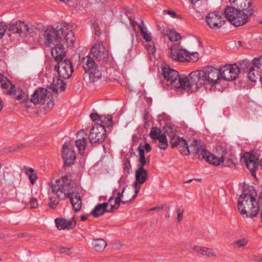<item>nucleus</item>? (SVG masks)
Returning a JSON list of instances; mask_svg holds the SVG:
<instances>
[{"mask_svg": "<svg viewBox=\"0 0 262 262\" xmlns=\"http://www.w3.org/2000/svg\"><path fill=\"white\" fill-rule=\"evenodd\" d=\"M135 178L139 184H143L148 178L147 171L144 168H138L136 170Z\"/></svg>", "mask_w": 262, "mask_h": 262, "instance_id": "cd10ccee", "label": "nucleus"}, {"mask_svg": "<svg viewBox=\"0 0 262 262\" xmlns=\"http://www.w3.org/2000/svg\"><path fill=\"white\" fill-rule=\"evenodd\" d=\"M170 137V144L171 147L172 148H176L178 149L179 151L183 155L188 156L191 153H192L191 147L193 144L194 141H198V140H193L190 145L185 139L183 138L172 134L169 136Z\"/></svg>", "mask_w": 262, "mask_h": 262, "instance_id": "6e6552de", "label": "nucleus"}, {"mask_svg": "<svg viewBox=\"0 0 262 262\" xmlns=\"http://www.w3.org/2000/svg\"><path fill=\"white\" fill-rule=\"evenodd\" d=\"M61 179L62 182L61 189H62L63 194H58L59 199L65 200L78 192L76 189L77 184L75 180H72L67 176H62Z\"/></svg>", "mask_w": 262, "mask_h": 262, "instance_id": "1a4fd4ad", "label": "nucleus"}, {"mask_svg": "<svg viewBox=\"0 0 262 262\" xmlns=\"http://www.w3.org/2000/svg\"><path fill=\"white\" fill-rule=\"evenodd\" d=\"M202 72L204 84H207L213 86L220 82V67L216 69L209 66L202 70Z\"/></svg>", "mask_w": 262, "mask_h": 262, "instance_id": "9b49d317", "label": "nucleus"}, {"mask_svg": "<svg viewBox=\"0 0 262 262\" xmlns=\"http://www.w3.org/2000/svg\"><path fill=\"white\" fill-rule=\"evenodd\" d=\"M166 36L171 41H178L181 38L180 34L173 30H170Z\"/></svg>", "mask_w": 262, "mask_h": 262, "instance_id": "f704fd0d", "label": "nucleus"}, {"mask_svg": "<svg viewBox=\"0 0 262 262\" xmlns=\"http://www.w3.org/2000/svg\"><path fill=\"white\" fill-rule=\"evenodd\" d=\"M146 49L148 52L151 54H154L156 52V48L153 42L148 43Z\"/></svg>", "mask_w": 262, "mask_h": 262, "instance_id": "4d7b16f0", "label": "nucleus"}, {"mask_svg": "<svg viewBox=\"0 0 262 262\" xmlns=\"http://www.w3.org/2000/svg\"><path fill=\"white\" fill-rule=\"evenodd\" d=\"M261 70L253 67H250L248 72V78L253 82L261 79Z\"/></svg>", "mask_w": 262, "mask_h": 262, "instance_id": "bb28decb", "label": "nucleus"}, {"mask_svg": "<svg viewBox=\"0 0 262 262\" xmlns=\"http://www.w3.org/2000/svg\"><path fill=\"white\" fill-rule=\"evenodd\" d=\"M223 13L219 11L209 13L206 17V21L211 29H219L225 23L222 20Z\"/></svg>", "mask_w": 262, "mask_h": 262, "instance_id": "a211bd4d", "label": "nucleus"}, {"mask_svg": "<svg viewBox=\"0 0 262 262\" xmlns=\"http://www.w3.org/2000/svg\"><path fill=\"white\" fill-rule=\"evenodd\" d=\"M92 245L96 251H101L106 247L107 243L103 239L98 238L93 240Z\"/></svg>", "mask_w": 262, "mask_h": 262, "instance_id": "c756f323", "label": "nucleus"}, {"mask_svg": "<svg viewBox=\"0 0 262 262\" xmlns=\"http://www.w3.org/2000/svg\"><path fill=\"white\" fill-rule=\"evenodd\" d=\"M235 244L237 246V247H243L247 244V241L245 238L241 239L238 241H236L235 242Z\"/></svg>", "mask_w": 262, "mask_h": 262, "instance_id": "13d9d810", "label": "nucleus"}, {"mask_svg": "<svg viewBox=\"0 0 262 262\" xmlns=\"http://www.w3.org/2000/svg\"><path fill=\"white\" fill-rule=\"evenodd\" d=\"M149 113L145 111L144 112V115H143V120L144 121V124L145 125H149V122H148V119H149Z\"/></svg>", "mask_w": 262, "mask_h": 262, "instance_id": "bf43d9fd", "label": "nucleus"}, {"mask_svg": "<svg viewBox=\"0 0 262 262\" xmlns=\"http://www.w3.org/2000/svg\"><path fill=\"white\" fill-rule=\"evenodd\" d=\"M6 95L12 94L14 97L21 102H26L29 99V95L18 88H16L14 85H12L9 90L4 92Z\"/></svg>", "mask_w": 262, "mask_h": 262, "instance_id": "412c9836", "label": "nucleus"}, {"mask_svg": "<svg viewBox=\"0 0 262 262\" xmlns=\"http://www.w3.org/2000/svg\"><path fill=\"white\" fill-rule=\"evenodd\" d=\"M7 81H5L3 79V76H0V83L1 84V87L3 90H5L6 92L7 90H9V88L11 87L12 85H13L11 83V81L8 79H7Z\"/></svg>", "mask_w": 262, "mask_h": 262, "instance_id": "37998d69", "label": "nucleus"}, {"mask_svg": "<svg viewBox=\"0 0 262 262\" xmlns=\"http://www.w3.org/2000/svg\"><path fill=\"white\" fill-rule=\"evenodd\" d=\"M76 147L78 148L79 152L82 154L86 147V138L85 137H82V138H79L75 141Z\"/></svg>", "mask_w": 262, "mask_h": 262, "instance_id": "2f4dec72", "label": "nucleus"}, {"mask_svg": "<svg viewBox=\"0 0 262 262\" xmlns=\"http://www.w3.org/2000/svg\"><path fill=\"white\" fill-rule=\"evenodd\" d=\"M202 73V70H196L191 72L188 78H182L181 88L184 90H189L194 85L195 89L204 86Z\"/></svg>", "mask_w": 262, "mask_h": 262, "instance_id": "423d86ee", "label": "nucleus"}, {"mask_svg": "<svg viewBox=\"0 0 262 262\" xmlns=\"http://www.w3.org/2000/svg\"><path fill=\"white\" fill-rule=\"evenodd\" d=\"M7 29L9 32L13 33L20 34L23 33L25 36L30 35L32 37L33 36V34L34 33L33 28L29 27L27 25L21 21L9 24L7 26Z\"/></svg>", "mask_w": 262, "mask_h": 262, "instance_id": "2eb2a0df", "label": "nucleus"}, {"mask_svg": "<svg viewBox=\"0 0 262 262\" xmlns=\"http://www.w3.org/2000/svg\"><path fill=\"white\" fill-rule=\"evenodd\" d=\"M183 212L184 209L182 208V206H181L177 209V220L178 222H180L183 219Z\"/></svg>", "mask_w": 262, "mask_h": 262, "instance_id": "603ef678", "label": "nucleus"}, {"mask_svg": "<svg viewBox=\"0 0 262 262\" xmlns=\"http://www.w3.org/2000/svg\"><path fill=\"white\" fill-rule=\"evenodd\" d=\"M102 116L99 115L97 113H93L90 115V118L93 121H100Z\"/></svg>", "mask_w": 262, "mask_h": 262, "instance_id": "5fc2aeb1", "label": "nucleus"}, {"mask_svg": "<svg viewBox=\"0 0 262 262\" xmlns=\"http://www.w3.org/2000/svg\"><path fill=\"white\" fill-rule=\"evenodd\" d=\"M107 137L106 130L103 124L95 123L91 129L89 140L92 145L102 143Z\"/></svg>", "mask_w": 262, "mask_h": 262, "instance_id": "0eeeda50", "label": "nucleus"}, {"mask_svg": "<svg viewBox=\"0 0 262 262\" xmlns=\"http://www.w3.org/2000/svg\"><path fill=\"white\" fill-rule=\"evenodd\" d=\"M253 4L242 2L236 6H227L224 11L227 19L236 27L242 26L250 21L254 15Z\"/></svg>", "mask_w": 262, "mask_h": 262, "instance_id": "f257e3e1", "label": "nucleus"}, {"mask_svg": "<svg viewBox=\"0 0 262 262\" xmlns=\"http://www.w3.org/2000/svg\"><path fill=\"white\" fill-rule=\"evenodd\" d=\"M67 220L62 218H56L55 220V223L58 229L64 230L66 229L65 226H66Z\"/></svg>", "mask_w": 262, "mask_h": 262, "instance_id": "a19ab883", "label": "nucleus"}, {"mask_svg": "<svg viewBox=\"0 0 262 262\" xmlns=\"http://www.w3.org/2000/svg\"><path fill=\"white\" fill-rule=\"evenodd\" d=\"M220 67L222 79L227 81H231L238 77L239 71L237 63L226 64Z\"/></svg>", "mask_w": 262, "mask_h": 262, "instance_id": "ddd939ff", "label": "nucleus"}, {"mask_svg": "<svg viewBox=\"0 0 262 262\" xmlns=\"http://www.w3.org/2000/svg\"><path fill=\"white\" fill-rule=\"evenodd\" d=\"M103 209H102V207L100 206V203L98 204L92 210L90 214L93 215L95 217H98L99 216L104 214V213H102L103 211Z\"/></svg>", "mask_w": 262, "mask_h": 262, "instance_id": "4c0bfd02", "label": "nucleus"}, {"mask_svg": "<svg viewBox=\"0 0 262 262\" xmlns=\"http://www.w3.org/2000/svg\"><path fill=\"white\" fill-rule=\"evenodd\" d=\"M31 207L32 208H36L38 207V203L36 199L32 198L30 201Z\"/></svg>", "mask_w": 262, "mask_h": 262, "instance_id": "052dcab7", "label": "nucleus"}, {"mask_svg": "<svg viewBox=\"0 0 262 262\" xmlns=\"http://www.w3.org/2000/svg\"><path fill=\"white\" fill-rule=\"evenodd\" d=\"M94 28L95 29V35L97 36L98 37L100 36V35L101 34V32L100 31V29L98 26V24H94Z\"/></svg>", "mask_w": 262, "mask_h": 262, "instance_id": "0e129e2a", "label": "nucleus"}, {"mask_svg": "<svg viewBox=\"0 0 262 262\" xmlns=\"http://www.w3.org/2000/svg\"><path fill=\"white\" fill-rule=\"evenodd\" d=\"M191 147L192 154H195L199 159L205 160L210 164L214 166H219L222 163H224L225 154H222L219 158L206 150L201 144V141H194Z\"/></svg>", "mask_w": 262, "mask_h": 262, "instance_id": "7ed1b4c3", "label": "nucleus"}, {"mask_svg": "<svg viewBox=\"0 0 262 262\" xmlns=\"http://www.w3.org/2000/svg\"><path fill=\"white\" fill-rule=\"evenodd\" d=\"M61 179H58L55 181V184L53 183L52 185V192L57 194L59 191L63 193L61 189Z\"/></svg>", "mask_w": 262, "mask_h": 262, "instance_id": "e433bc0d", "label": "nucleus"}, {"mask_svg": "<svg viewBox=\"0 0 262 262\" xmlns=\"http://www.w3.org/2000/svg\"><path fill=\"white\" fill-rule=\"evenodd\" d=\"M7 30V26L3 24V23H0V39L2 38L5 35L6 30Z\"/></svg>", "mask_w": 262, "mask_h": 262, "instance_id": "3c124183", "label": "nucleus"}, {"mask_svg": "<svg viewBox=\"0 0 262 262\" xmlns=\"http://www.w3.org/2000/svg\"><path fill=\"white\" fill-rule=\"evenodd\" d=\"M64 39L68 43H73L74 42V33L72 31V30L68 32V33L64 36Z\"/></svg>", "mask_w": 262, "mask_h": 262, "instance_id": "de8ad7c7", "label": "nucleus"}, {"mask_svg": "<svg viewBox=\"0 0 262 262\" xmlns=\"http://www.w3.org/2000/svg\"><path fill=\"white\" fill-rule=\"evenodd\" d=\"M251 67H254L257 69H260V67L262 65V56H259V57H255L253 58Z\"/></svg>", "mask_w": 262, "mask_h": 262, "instance_id": "a18cd8bd", "label": "nucleus"}, {"mask_svg": "<svg viewBox=\"0 0 262 262\" xmlns=\"http://www.w3.org/2000/svg\"><path fill=\"white\" fill-rule=\"evenodd\" d=\"M51 53L53 57L58 62L63 60L66 56L64 48L63 45L60 43H57L54 48H52Z\"/></svg>", "mask_w": 262, "mask_h": 262, "instance_id": "4be33fe9", "label": "nucleus"}, {"mask_svg": "<svg viewBox=\"0 0 262 262\" xmlns=\"http://www.w3.org/2000/svg\"><path fill=\"white\" fill-rule=\"evenodd\" d=\"M54 69L57 71L58 76L64 79L69 78L74 71L72 63L68 58L59 61Z\"/></svg>", "mask_w": 262, "mask_h": 262, "instance_id": "4468645a", "label": "nucleus"}, {"mask_svg": "<svg viewBox=\"0 0 262 262\" xmlns=\"http://www.w3.org/2000/svg\"><path fill=\"white\" fill-rule=\"evenodd\" d=\"M159 141V147L161 149L165 150L168 147V142L165 135L161 134L157 139Z\"/></svg>", "mask_w": 262, "mask_h": 262, "instance_id": "72a5a7b5", "label": "nucleus"}, {"mask_svg": "<svg viewBox=\"0 0 262 262\" xmlns=\"http://www.w3.org/2000/svg\"><path fill=\"white\" fill-rule=\"evenodd\" d=\"M240 73H248L250 67L252 66L251 62L248 59H244L236 62Z\"/></svg>", "mask_w": 262, "mask_h": 262, "instance_id": "c85d7f7f", "label": "nucleus"}, {"mask_svg": "<svg viewBox=\"0 0 262 262\" xmlns=\"http://www.w3.org/2000/svg\"><path fill=\"white\" fill-rule=\"evenodd\" d=\"M162 70L163 77L168 82L176 88H181L182 78L177 71L171 69L166 64L162 67Z\"/></svg>", "mask_w": 262, "mask_h": 262, "instance_id": "f8f14e48", "label": "nucleus"}, {"mask_svg": "<svg viewBox=\"0 0 262 262\" xmlns=\"http://www.w3.org/2000/svg\"><path fill=\"white\" fill-rule=\"evenodd\" d=\"M26 174L29 177L31 183L34 184L38 177L37 173L32 168H29L26 171Z\"/></svg>", "mask_w": 262, "mask_h": 262, "instance_id": "473e14b6", "label": "nucleus"}, {"mask_svg": "<svg viewBox=\"0 0 262 262\" xmlns=\"http://www.w3.org/2000/svg\"><path fill=\"white\" fill-rule=\"evenodd\" d=\"M254 190L245 189L238 200V209L242 215L252 218L256 216L260 210V206L256 201Z\"/></svg>", "mask_w": 262, "mask_h": 262, "instance_id": "f03ea898", "label": "nucleus"}, {"mask_svg": "<svg viewBox=\"0 0 262 262\" xmlns=\"http://www.w3.org/2000/svg\"><path fill=\"white\" fill-rule=\"evenodd\" d=\"M138 183H139V182H138L136 180L134 182V186L135 187V194L133 196L132 200H134L136 198L137 194H138V193L139 191L140 186H138Z\"/></svg>", "mask_w": 262, "mask_h": 262, "instance_id": "6e6d98bb", "label": "nucleus"}, {"mask_svg": "<svg viewBox=\"0 0 262 262\" xmlns=\"http://www.w3.org/2000/svg\"><path fill=\"white\" fill-rule=\"evenodd\" d=\"M62 157L64 161V166L71 167L74 164L76 153L72 145L65 143L62 146Z\"/></svg>", "mask_w": 262, "mask_h": 262, "instance_id": "f3484780", "label": "nucleus"}, {"mask_svg": "<svg viewBox=\"0 0 262 262\" xmlns=\"http://www.w3.org/2000/svg\"><path fill=\"white\" fill-rule=\"evenodd\" d=\"M199 60L198 53L197 52L190 54L188 52V56L187 57V61L196 62Z\"/></svg>", "mask_w": 262, "mask_h": 262, "instance_id": "09e8293b", "label": "nucleus"}, {"mask_svg": "<svg viewBox=\"0 0 262 262\" xmlns=\"http://www.w3.org/2000/svg\"><path fill=\"white\" fill-rule=\"evenodd\" d=\"M59 252L61 253L69 254L70 253V249L68 248L62 247L59 249Z\"/></svg>", "mask_w": 262, "mask_h": 262, "instance_id": "69168bd1", "label": "nucleus"}, {"mask_svg": "<svg viewBox=\"0 0 262 262\" xmlns=\"http://www.w3.org/2000/svg\"><path fill=\"white\" fill-rule=\"evenodd\" d=\"M23 147H24V145L23 144H20V145H14L13 146H12L10 149L11 151H14V150H18L19 149H20L21 148H23Z\"/></svg>", "mask_w": 262, "mask_h": 262, "instance_id": "774afa93", "label": "nucleus"}, {"mask_svg": "<svg viewBox=\"0 0 262 262\" xmlns=\"http://www.w3.org/2000/svg\"><path fill=\"white\" fill-rule=\"evenodd\" d=\"M66 83L58 76L56 79L54 78L52 83L49 87V89L51 90L53 92L57 93L58 90L60 92H63L66 89Z\"/></svg>", "mask_w": 262, "mask_h": 262, "instance_id": "5701e85b", "label": "nucleus"}, {"mask_svg": "<svg viewBox=\"0 0 262 262\" xmlns=\"http://www.w3.org/2000/svg\"><path fill=\"white\" fill-rule=\"evenodd\" d=\"M68 198L70 199V202L74 211L77 212L79 211L82 206V201L79 193H76L74 195L69 196Z\"/></svg>", "mask_w": 262, "mask_h": 262, "instance_id": "b1692460", "label": "nucleus"}, {"mask_svg": "<svg viewBox=\"0 0 262 262\" xmlns=\"http://www.w3.org/2000/svg\"><path fill=\"white\" fill-rule=\"evenodd\" d=\"M63 34L64 30L62 28H59V26L57 27L56 29L53 27L48 29L44 33L46 44L51 45L53 41L60 42L61 36Z\"/></svg>", "mask_w": 262, "mask_h": 262, "instance_id": "dca6fc26", "label": "nucleus"}, {"mask_svg": "<svg viewBox=\"0 0 262 262\" xmlns=\"http://www.w3.org/2000/svg\"><path fill=\"white\" fill-rule=\"evenodd\" d=\"M245 163L246 167L250 170L253 176H256V169L259 166L258 163V158L254 155L250 154L248 152H245L241 159Z\"/></svg>", "mask_w": 262, "mask_h": 262, "instance_id": "6ab92c4d", "label": "nucleus"}, {"mask_svg": "<svg viewBox=\"0 0 262 262\" xmlns=\"http://www.w3.org/2000/svg\"><path fill=\"white\" fill-rule=\"evenodd\" d=\"M157 27L158 30L160 31V32L164 36L168 35V33L170 30L168 28V26L165 23L162 22L158 23L157 24Z\"/></svg>", "mask_w": 262, "mask_h": 262, "instance_id": "c9c22d12", "label": "nucleus"}, {"mask_svg": "<svg viewBox=\"0 0 262 262\" xmlns=\"http://www.w3.org/2000/svg\"><path fill=\"white\" fill-rule=\"evenodd\" d=\"M77 224L76 220L75 217H72L71 219L67 220L66 226H64L67 229H73L76 227Z\"/></svg>", "mask_w": 262, "mask_h": 262, "instance_id": "c03bdc74", "label": "nucleus"}, {"mask_svg": "<svg viewBox=\"0 0 262 262\" xmlns=\"http://www.w3.org/2000/svg\"><path fill=\"white\" fill-rule=\"evenodd\" d=\"M82 67L85 71L84 79L88 82H94L100 79L102 72L93 58L90 55L82 58Z\"/></svg>", "mask_w": 262, "mask_h": 262, "instance_id": "20e7f679", "label": "nucleus"}, {"mask_svg": "<svg viewBox=\"0 0 262 262\" xmlns=\"http://www.w3.org/2000/svg\"><path fill=\"white\" fill-rule=\"evenodd\" d=\"M146 28L143 27H140V33L141 36L143 37V39L146 40L147 42H150L152 39V37L150 33H148L146 31Z\"/></svg>", "mask_w": 262, "mask_h": 262, "instance_id": "58836bf2", "label": "nucleus"}, {"mask_svg": "<svg viewBox=\"0 0 262 262\" xmlns=\"http://www.w3.org/2000/svg\"><path fill=\"white\" fill-rule=\"evenodd\" d=\"M163 13L170 15L172 18H182L181 15H178L174 11L171 10H165L163 11Z\"/></svg>", "mask_w": 262, "mask_h": 262, "instance_id": "8fccbe9b", "label": "nucleus"}, {"mask_svg": "<svg viewBox=\"0 0 262 262\" xmlns=\"http://www.w3.org/2000/svg\"><path fill=\"white\" fill-rule=\"evenodd\" d=\"M31 102L36 105L39 103L47 104L48 107L52 108L54 105V100L52 94L48 95V90L43 88H38L31 95Z\"/></svg>", "mask_w": 262, "mask_h": 262, "instance_id": "39448f33", "label": "nucleus"}, {"mask_svg": "<svg viewBox=\"0 0 262 262\" xmlns=\"http://www.w3.org/2000/svg\"><path fill=\"white\" fill-rule=\"evenodd\" d=\"M91 54L99 61L110 62L113 60V57L102 41H97L91 48Z\"/></svg>", "mask_w": 262, "mask_h": 262, "instance_id": "9d476101", "label": "nucleus"}, {"mask_svg": "<svg viewBox=\"0 0 262 262\" xmlns=\"http://www.w3.org/2000/svg\"><path fill=\"white\" fill-rule=\"evenodd\" d=\"M68 198L70 199V202L74 211L77 212L79 211L82 206V201L79 193H76L74 195L69 196Z\"/></svg>", "mask_w": 262, "mask_h": 262, "instance_id": "393cba45", "label": "nucleus"}, {"mask_svg": "<svg viewBox=\"0 0 262 262\" xmlns=\"http://www.w3.org/2000/svg\"><path fill=\"white\" fill-rule=\"evenodd\" d=\"M123 169L124 173L127 174H129L130 173V170L132 168L130 160L128 158L124 159L123 161Z\"/></svg>", "mask_w": 262, "mask_h": 262, "instance_id": "49530a36", "label": "nucleus"}, {"mask_svg": "<svg viewBox=\"0 0 262 262\" xmlns=\"http://www.w3.org/2000/svg\"><path fill=\"white\" fill-rule=\"evenodd\" d=\"M108 205V203H103L100 204V206H101L102 209H103L102 213H104L105 212H107V211H108V209H107Z\"/></svg>", "mask_w": 262, "mask_h": 262, "instance_id": "338daca9", "label": "nucleus"}, {"mask_svg": "<svg viewBox=\"0 0 262 262\" xmlns=\"http://www.w3.org/2000/svg\"><path fill=\"white\" fill-rule=\"evenodd\" d=\"M223 163L225 166L231 167L232 166L235 165L234 163L231 159H227L226 161L224 160Z\"/></svg>", "mask_w": 262, "mask_h": 262, "instance_id": "680f3d73", "label": "nucleus"}, {"mask_svg": "<svg viewBox=\"0 0 262 262\" xmlns=\"http://www.w3.org/2000/svg\"><path fill=\"white\" fill-rule=\"evenodd\" d=\"M170 56L174 60L179 62L187 61L188 52L186 50L179 48V45H173L170 48Z\"/></svg>", "mask_w": 262, "mask_h": 262, "instance_id": "aec40b11", "label": "nucleus"}, {"mask_svg": "<svg viewBox=\"0 0 262 262\" xmlns=\"http://www.w3.org/2000/svg\"><path fill=\"white\" fill-rule=\"evenodd\" d=\"M192 249L195 252L200 253L202 255L206 256L208 257L214 256L216 257V254L211 248L204 247L199 246H194L193 247Z\"/></svg>", "mask_w": 262, "mask_h": 262, "instance_id": "a878e982", "label": "nucleus"}, {"mask_svg": "<svg viewBox=\"0 0 262 262\" xmlns=\"http://www.w3.org/2000/svg\"><path fill=\"white\" fill-rule=\"evenodd\" d=\"M160 133H161V131L159 128L157 127H152L151 128V131L149 135L150 138L153 140H156L159 138L160 135H161L160 134Z\"/></svg>", "mask_w": 262, "mask_h": 262, "instance_id": "ea45409f", "label": "nucleus"}, {"mask_svg": "<svg viewBox=\"0 0 262 262\" xmlns=\"http://www.w3.org/2000/svg\"><path fill=\"white\" fill-rule=\"evenodd\" d=\"M100 121L105 124L107 127H112L113 126V118L111 116H102Z\"/></svg>", "mask_w": 262, "mask_h": 262, "instance_id": "79ce46f5", "label": "nucleus"}, {"mask_svg": "<svg viewBox=\"0 0 262 262\" xmlns=\"http://www.w3.org/2000/svg\"><path fill=\"white\" fill-rule=\"evenodd\" d=\"M247 0H229V2L232 5L231 6H236L239 5V3L242 2H246Z\"/></svg>", "mask_w": 262, "mask_h": 262, "instance_id": "e2e57ef3", "label": "nucleus"}, {"mask_svg": "<svg viewBox=\"0 0 262 262\" xmlns=\"http://www.w3.org/2000/svg\"><path fill=\"white\" fill-rule=\"evenodd\" d=\"M137 150L139 152V168H144V166L146 164V160L145 157L144 149L142 148V144H140L139 146L137 148Z\"/></svg>", "mask_w": 262, "mask_h": 262, "instance_id": "7c9ffc66", "label": "nucleus"}, {"mask_svg": "<svg viewBox=\"0 0 262 262\" xmlns=\"http://www.w3.org/2000/svg\"><path fill=\"white\" fill-rule=\"evenodd\" d=\"M58 201H57L56 199L50 198V202L49 203V206L51 208L55 209L57 205L58 204Z\"/></svg>", "mask_w": 262, "mask_h": 262, "instance_id": "864d4df0", "label": "nucleus"}]
</instances>
